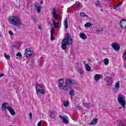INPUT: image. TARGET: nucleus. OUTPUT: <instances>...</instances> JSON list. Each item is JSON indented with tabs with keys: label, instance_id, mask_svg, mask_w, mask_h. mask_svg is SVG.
<instances>
[{
	"label": "nucleus",
	"instance_id": "54",
	"mask_svg": "<svg viewBox=\"0 0 126 126\" xmlns=\"http://www.w3.org/2000/svg\"><path fill=\"white\" fill-rule=\"evenodd\" d=\"M100 10L101 11L103 12V9H101Z\"/></svg>",
	"mask_w": 126,
	"mask_h": 126
},
{
	"label": "nucleus",
	"instance_id": "44",
	"mask_svg": "<svg viewBox=\"0 0 126 126\" xmlns=\"http://www.w3.org/2000/svg\"><path fill=\"white\" fill-rule=\"evenodd\" d=\"M123 59H126V52L123 53Z\"/></svg>",
	"mask_w": 126,
	"mask_h": 126
},
{
	"label": "nucleus",
	"instance_id": "27",
	"mask_svg": "<svg viewBox=\"0 0 126 126\" xmlns=\"http://www.w3.org/2000/svg\"><path fill=\"white\" fill-rule=\"evenodd\" d=\"M80 16H82V17H88V15L86 14V13L84 12H81L80 13Z\"/></svg>",
	"mask_w": 126,
	"mask_h": 126
},
{
	"label": "nucleus",
	"instance_id": "5",
	"mask_svg": "<svg viewBox=\"0 0 126 126\" xmlns=\"http://www.w3.org/2000/svg\"><path fill=\"white\" fill-rule=\"evenodd\" d=\"M118 102L122 107H119L118 108L119 110H122V109H126V98L124 95L120 94L118 96Z\"/></svg>",
	"mask_w": 126,
	"mask_h": 126
},
{
	"label": "nucleus",
	"instance_id": "24",
	"mask_svg": "<svg viewBox=\"0 0 126 126\" xmlns=\"http://www.w3.org/2000/svg\"><path fill=\"white\" fill-rule=\"evenodd\" d=\"M36 93L37 94L40 93V94H41L42 95H45V90H44V88H42V89L36 92Z\"/></svg>",
	"mask_w": 126,
	"mask_h": 126
},
{
	"label": "nucleus",
	"instance_id": "32",
	"mask_svg": "<svg viewBox=\"0 0 126 126\" xmlns=\"http://www.w3.org/2000/svg\"><path fill=\"white\" fill-rule=\"evenodd\" d=\"M119 126H126V123L120 122H119Z\"/></svg>",
	"mask_w": 126,
	"mask_h": 126
},
{
	"label": "nucleus",
	"instance_id": "48",
	"mask_svg": "<svg viewBox=\"0 0 126 126\" xmlns=\"http://www.w3.org/2000/svg\"><path fill=\"white\" fill-rule=\"evenodd\" d=\"M118 6H117V5H115L114 6V9H117V8H118Z\"/></svg>",
	"mask_w": 126,
	"mask_h": 126
},
{
	"label": "nucleus",
	"instance_id": "22",
	"mask_svg": "<svg viewBox=\"0 0 126 126\" xmlns=\"http://www.w3.org/2000/svg\"><path fill=\"white\" fill-rule=\"evenodd\" d=\"M35 88H36V92H38V91H39L40 90L42 89L43 87L41 86V85L38 84V85H36Z\"/></svg>",
	"mask_w": 126,
	"mask_h": 126
},
{
	"label": "nucleus",
	"instance_id": "59",
	"mask_svg": "<svg viewBox=\"0 0 126 126\" xmlns=\"http://www.w3.org/2000/svg\"><path fill=\"white\" fill-rule=\"evenodd\" d=\"M0 37H1V35H0Z\"/></svg>",
	"mask_w": 126,
	"mask_h": 126
},
{
	"label": "nucleus",
	"instance_id": "36",
	"mask_svg": "<svg viewBox=\"0 0 126 126\" xmlns=\"http://www.w3.org/2000/svg\"><path fill=\"white\" fill-rule=\"evenodd\" d=\"M17 57H19V58H21L22 57V55H21V53L20 52H18L16 54Z\"/></svg>",
	"mask_w": 126,
	"mask_h": 126
},
{
	"label": "nucleus",
	"instance_id": "45",
	"mask_svg": "<svg viewBox=\"0 0 126 126\" xmlns=\"http://www.w3.org/2000/svg\"><path fill=\"white\" fill-rule=\"evenodd\" d=\"M29 118L30 120H32V114L31 113L29 114Z\"/></svg>",
	"mask_w": 126,
	"mask_h": 126
},
{
	"label": "nucleus",
	"instance_id": "11",
	"mask_svg": "<svg viewBox=\"0 0 126 126\" xmlns=\"http://www.w3.org/2000/svg\"><path fill=\"white\" fill-rule=\"evenodd\" d=\"M35 10H36L37 13H40L41 12V5L39 4L34 3Z\"/></svg>",
	"mask_w": 126,
	"mask_h": 126
},
{
	"label": "nucleus",
	"instance_id": "10",
	"mask_svg": "<svg viewBox=\"0 0 126 126\" xmlns=\"http://www.w3.org/2000/svg\"><path fill=\"white\" fill-rule=\"evenodd\" d=\"M65 83L68 86V85H73V84H75L76 82L75 80L67 79L66 80Z\"/></svg>",
	"mask_w": 126,
	"mask_h": 126
},
{
	"label": "nucleus",
	"instance_id": "6",
	"mask_svg": "<svg viewBox=\"0 0 126 126\" xmlns=\"http://www.w3.org/2000/svg\"><path fill=\"white\" fill-rule=\"evenodd\" d=\"M50 11H51L53 18L56 19V20H58L60 16H59V14L57 13V10H56V8H53L50 9Z\"/></svg>",
	"mask_w": 126,
	"mask_h": 126
},
{
	"label": "nucleus",
	"instance_id": "60",
	"mask_svg": "<svg viewBox=\"0 0 126 126\" xmlns=\"http://www.w3.org/2000/svg\"><path fill=\"white\" fill-rule=\"evenodd\" d=\"M124 66L126 67V65H124Z\"/></svg>",
	"mask_w": 126,
	"mask_h": 126
},
{
	"label": "nucleus",
	"instance_id": "20",
	"mask_svg": "<svg viewBox=\"0 0 126 126\" xmlns=\"http://www.w3.org/2000/svg\"><path fill=\"white\" fill-rule=\"evenodd\" d=\"M106 82H107L108 84H112V81H113V79L112 78L110 77H107L106 78Z\"/></svg>",
	"mask_w": 126,
	"mask_h": 126
},
{
	"label": "nucleus",
	"instance_id": "29",
	"mask_svg": "<svg viewBox=\"0 0 126 126\" xmlns=\"http://www.w3.org/2000/svg\"><path fill=\"white\" fill-rule=\"evenodd\" d=\"M74 90L71 89V90L69 92L70 96H74Z\"/></svg>",
	"mask_w": 126,
	"mask_h": 126
},
{
	"label": "nucleus",
	"instance_id": "1",
	"mask_svg": "<svg viewBox=\"0 0 126 126\" xmlns=\"http://www.w3.org/2000/svg\"><path fill=\"white\" fill-rule=\"evenodd\" d=\"M65 37L66 38L63 39L62 41V44L61 45L62 50H66V46H67V45L71 46L73 43L72 38H71L69 33H67Z\"/></svg>",
	"mask_w": 126,
	"mask_h": 126
},
{
	"label": "nucleus",
	"instance_id": "31",
	"mask_svg": "<svg viewBox=\"0 0 126 126\" xmlns=\"http://www.w3.org/2000/svg\"><path fill=\"white\" fill-rule=\"evenodd\" d=\"M52 23H53V25H54L55 28H58V27H59V26H57V23L55 22V20L52 19Z\"/></svg>",
	"mask_w": 126,
	"mask_h": 126
},
{
	"label": "nucleus",
	"instance_id": "51",
	"mask_svg": "<svg viewBox=\"0 0 126 126\" xmlns=\"http://www.w3.org/2000/svg\"><path fill=\"white\" fill-rule=\"evenodd\" d=\"M43 63H44L43 62H42L41 63H40V65H42Z\"/></svg>",
	"mask_w": 126,
	"mask_h": 126
},
{
	"label": "nucleus",
	"instance_id": "52",
	"mask_svg": "<svg viewBox=\"0 0 126 126\" xmlns=\"http://www.w3.org/2000/svg\"><path fill=\"white\" fill-rule=\"evenodd\" d=\"M40 4H43V0H41V1H40Z\"/></svg>",
	"mask_w": 126,
	"mask_h": 126
},
{
	"label": "nucleus",
	"instance_id": "25",
	"mask_svg": "<svg viewBox=\"0 0 126 126\" xmlns=\"http://www.w3.org/2000/svg\"><path fill=\"white\" fill-rule=\"evenodd\" d=\"M91 26H92V24H91V23L90 22H88L87 23H86L84 25V27L86 28H89Z\"/></svg>",
	"mask_w": 126,
	"mask_h": 126
},
{
	"label": "nucleus",
	"instance_id": "9",
	"mask_svg": "<svg viewBox=\"0 0 126 126\" xmlns=\"http://www.w3.org/2000/svg\"><path fill=\"white\" fill-rule=\"evenodd\" d=\"M59 118L63 121V124H65V125H67L68 124V117L66 116H64L63 117L62 115H59Z\"/></svg>",
	"mask_w": 126,
	"mask_h": 126
},
{
	"label": "nucleus",
	"instance_id": "38",
	"mask_svg": "<svg viewBox=\"0 0 126 126\" xmlns=\"http://www.w3.org/2000/svg\"><path fill=\"white\" fill-rule=\"evenodd\" d=\"M100 6V5H101V4L100 3V2H99V1H97L96 3H95V6Z\"/></svg>",
	"mask_w": 126,
	"mask_h": 126
},
{
	"label": "nucleus",
	"instance_id": "3",
	"mask_svg": "<svg viewBox=\"0 0 126 126\" xmlns=\"http://www.w3.org/2000/svg\"><path fill=\"white\" fill-rule=\"evenodd\" d=\"M58 86L60 90L63 91H67L69 89V86L67 84H65V82L63 79H60L58 80Z\"/></svg>",
	"mask_w": 126,
	"mask_h": 126
},
{
	"label": "nucleus",
	"instance_id": "40",
	"mask_svg": "<svg viewBox=\"0 0 126 126\" xmlns=\"http://www.w3.org/2000/svg\"><path fill=\"white\" fill-rule=\"evenodd\" d=\"M76 108H77L78 110H81V107L79 104H78L76 105Z\"/></svg>",
	"mask_w": 126,
	"mask_h": 126
},
{
	"label": "nucleus",
	"instance_id": "7",
	"mask_svg": "<svg viewBox=\"0 0 126 126\" xmlns=\"http://www.w3.org/2000/svg\"><path fill=\"white\" fill-rule=\"evenodd\" d=\"M25 55L28 58L29 57H31V56L33 55V52H32V50H31V49L28 48L25 50Z\"/></svg>",
	"mask_w": 126,
	"mask_h": 126
},
{
	"label": "nucleus",
	"instance_id": "53",
	"mask_svg": "<svg viewBox=\"0 0 126 126\" xmlns=\"http://www.w3.org/2000/svg\"><path fill=\"white\" fill-rule=\"evenodd\" d=\"M56 24H57V25H59V24H60V23L59 22H57V23H56Z\"/></svg>",
	"mask_w": 126,
	"mask_h": 126
},
{
	"label": "nucleus",
	"instance_id": "49",
	"mask_svg": "<svg viewBox=\"0 0 126 126\" xmlns=\"http://www.w3.org/2000/svg\"><path fill=\"white\" fill-rule=\"evenodd\" d=\"M2 76H3V74H0V77H2Z\"/></svg>",
	"mask_w": 126,
	"mask_h": 126
},
{
	"label": "nucleus",
	"instance_id": "57",
	"mask_svg": "<svg viewBox=\"0 0 126 126\" xmlns=\"http://www.w3.org/2000/svg\"><path fill=\"white\" fill-rule=\"evenodd\" d=\"M108 0V1H110V0Z\"/></svg>",
	"mask_w": 126,
	"mask_h": 126
},
{
	"label": "nucleus",
	"instance_id": "55",
	"mask_svg": "<svg viewBox=\"0 0 126 126\" xmlns=\"http://www.w3.org/2000/svg\"><path fill=\"white\" fill-rule=\"evenodd\" d=\"M71 71H73V70L72 69H71Z\"/></svg>",
	"mask_w": 126,
	"mask_h": 126
},
{
	"label": "nucleus",
	"instance_id": "19",
	"mask_svg": "<svg viewBox=\"0 0 126 126\" xmlns=\"http://www.w3.org/2000/svg\"><path fill=\"white\" fill-rule=\"evenodd\" d=\"M80 37L82 38L83 39V40H85V39H87V36L84 32H82L80 34Z\"/></svg>",
	"mask_w": 126,
	"mask_h": 126
},
{
	"label": "nucleus",
	"instance_id": "18",
	"mask_svg": "<svg viewBox=\"0 0 126 126\" xmlns=\"http://www.w3.org/2000/svg\"><path fill=\"white\" fill-rule=\"evenodd\" d=\"M102 76H101V75L97 74L94 75V80H95V81H98V80H99V79H101Z\"/></svg>",
	"mask_w": 126,
	"mask_h": 126
},
{
	"label": "nucleus",
	"instance_id": "41",
	"mask_svg": "<svg viewBox=\"0 0 126 126\" xmlns=\"http://www.w3.org/2000/svg\"><path fill=\"white\" fill-rule=\"evenodd\" d=\"M42 123H43V121H42L39 122L37 124V126H42Z\"/></svg>",
	"mask_w": 126,
	"mask_h": 126
},
{
	"label": "nucleus",
	"instance_id": "46",
	"mask_svg": "<svg viewBox=\"0 0 126 126\" xmlns=\"http://www.w3.org/2000/svg\"><path fill=\"white\" fill-rule=\"evenodd\" d=\"M38 29H39V30H41V29H42V25H38Z\"/></svg>",
	"mask_w": 126,
	"mask_h": 126
},
{
	"label": "nucleus",
	"instance_id": "47",
	"mask_svg": "<svg viewBox=\"0 0 126 126\" xmlns=\"http://www.w3.org/2000/svg\"><path fill=\"white\" fill-rule=\"evenodd\" d=\"M9 33L10 35H13V32L11 31H9Z\"/></svg>",
	"mask_w": 126,
	"mask_h": 126
},
{
	"label": "nucleus",
	"instance_id": "4",
	"mask_svg": "<svg viewBox=\"0 0 126 126\" xmlns=\"http://www.w3.org/2000/svg\"><path fill=\"white\" fill-rule=\"evenodd\" d=\"M58 86L60 90L63 91H67L69 89V86L67 84H65V82L63 79H60L58 80Z\"/></svg>",
	"mask_w": 126,
	"mask_h": 126
},
{
	"label": "nucleus",
	"instance_id": "34",
	"mask_svg": "<svg viewBox=\"0 0 126 126\" xmlns=\"http://www.w3.org/2000/svg\"><path fill=\"white\" fill-rule=\"evenodd\" d=\"M4 57L6 59V60H9V59H10V56L6 55V53H4Z\"/></svg>",
	"mask_w": 126,
	"mask_h": 126
},
{
	"label": "nucleus",
	"instance_id": "35",
	"mask_svg": "<svg viewBox=\"0 0 126 126\" xmlns=\"http://www.w3.org/2000/svg\"><path fill=\"white\" fill-rule=\"evenodd\" d=\"M84 106H85V107H88L89 108V107H90V103H84Z\"/></svg>",
	"mask_w": 126,
	"mask_h": 126
},
{
	"label": "nucleus",
	"instance_id": "43",
	"mask_svg": "<svg viewBox=\"0 0 126 126\" xmlns=\"http://www.w3.org/2000/svg\"><path fill=\"white\" fill-rule=\"evenodd\" d=\"M117 7H119V8H120V7L121 6V5H122V2H119V3L117 4Z\"/></svg>",
	"mask_w": 126,
	"mask_h": 126
},
{
	"label": "nucleus",
	"instance_id": "28",
	"mask_svg": "<svg viewBox=\"0 0 126 126\" xmlns=\"http://www.w3.org/2000/svg\"><path fill=\"white\" fill-rule=\"evenodd\" d=\"M104 63L105 65H108L109 64V59L108 58L104 59Z\"/></svg>",
	"mask_w": 126,
	"mask_h": 126
},
{
	"label": "nucleus",
	"instance_id": "56",
	"mask_svg": "<svg viewBox=\"0 0 126 126\" xmlns=\"http://www.w3.org/2000/svg\"><path fill=\"white\" fill-rule=\"evenodd\" d=\"M99 31H96V32H99Z\"/></svg>",
	"mask_w": 126,
	"mask_h": 126
},
{
	"label": "nucleus",
	"instance_id": "50",
	"mask_svg": "<svg viewBox=\"0 0 126 126\" xmlns=\"http://www.w3.org/2000/svg\"><path fill=\"white\" fill-rule=\"evenodd\" d=\"M73 96H71L70 97V99H71V100H72V99H73Z\"/></svg>",
	"mask_w": 126,
	"mask_h": 126
},
{
	"label": "nucleus",
	"instance_id": "37",
	"mask_svg": "<svg viewBox=\"0 0 126 126\" xmlns=\"http://www.w3.org/2000/svg\"><path fill=\"white\" fill-rule=\"evenodd\" d=\"M32 18L33 22H36L37 21V18H36V17H35V16H32Z\"/></svg>",
	"mask_w": 126,
	"mask_h": 126
},
{
	"label": "nucleus",
	"instance_id": "26",
	"mask_svg": "<svg viewBox=\"0 0 126 126\" xmlns=\"http://www.w3.org/2000/svg\"><path fill=\"white\" fill-rule=\"evenodd\" d=\"M78 72L81 75V78H82V75H83V73H84V71H83V70L81 68H79Z\"/></svg>",
	"mask_w": 126,
	"mask_h": 126
},
{
	"label": "nucleus",
	"instance_id": "42",
	"mask_svg": "<svg viewBox=\"0 0 126 126\" xmlns=\"http://www.w3.org/2000/svg\"><path fill=\"white\" fill-rule=\"evenodd\" d=\"M55 30L54 29H52L50 31L51 35H53Z\"/></svg>",
	"mask_w": 126,
	"mask_h": 126
},
{
	"label": "nucleus",
	"instance_id": "33",
	"mask_svg": "<svg viewBox=\"0 0 126 126\" xmlns=\"http://www.w3.org/2000/svg\"><path fill=\"white\" fill-rule=\"evenodd\" d=\"M63 105L65 107H67V106H68V101H64L63 102Z\"/></svg>",
	"mask_w": 126,
	"mask_h": 126
},
{
	"label": "nucleus",
	"instance_id": "17",
	"mask_svg": "<svg viewBox=\"0 0 126 126\" xmlns=\"http://www.w3.org/2000/svg\"><path fill=\"white\" fill-rule=\"evenodd\" d=\"M63 25L65 29H67V28H68V25H67V19L66 18H65L64 20Z\"/></svg>",
	"mask_w": 126,
	"mask_h": 126
},
{
	"label": "nucleus",
	"instance_id": "16",
	"mask_svg": "<svg viewBox=\"0 0 126 126\" xmlns=\"http://www.w3.org/2000/svg\"><path fill=\"white\" fill-rule=\"evenodd\" d=\"M98 122V119L97 118H94L90 123V125L91 126H93V125H96Z\"/></svg>",
	"mask_w": 126,
	"mask_h": 126
},
{
	"label": "nucleus",
	"instance_id": "2",
	"mask_svg": "<svg viewBox=\"0 0 126 126\" xmlns=\"http://www.w3.org/2000/svg\"><path fill=\"white\" fill-rule=\"evenodd\" d=\"M8 22L10 24L14 25V26H18L21 25L20 18L18 16H12L8 18Z\"/></svg>",
	"mask_w": 126,
	"mask_h": 126
},
{
	"label": "nucleus",
	"instance_id": "39",
	"mask_svg": "<svg viewBox=\"0 0 126 126\" xmlns=\"http://www.w3.org/2000/svg\"><path fill=\"white\" fill-rule=\"evenodd\" d=\"M51 41H54L55 40V37L53 36V34H51V38H50Z\"/></svg>",
	"mask_w": 126,
	"mask_h": 126
},
{
	"label": "nucleus",
	"instance_id": "8",
	"mask_svg": "<svg viewBox=\"0 0 126 126\" xmlns=\"http://www.w3.org/2000/svg\"><path fill=\"white\" fill-rule=\"evenodd\" d=\"M111 47L115 50V51H120V49H121V46L117 43L114 42L112 43L111 45Z\"/></svg>",
	"mask_w": 126,
	"mask_h": 126
},
{
	"label": "nucleus",
	"instance_id": "13",
	"mask_svg": "<svg viewBox=\"0 0 126 126\" xmlns=\"http://www.w3.org/2000/svg\"><path fill=\"white\" fill-rule=\"evenodd\" d=\"M120 89V81H118L115 83V88L113 89L114 92H117Z\"/></svg>",
	"mask_w": 126,
	"mask_h": 126
},
{
	"label": "nucleus",
	"instance_id": "14",
	"mask_svg": "<svg viewBox=\"0 0 126 126\" xmlns=\"http://www.w3.org/2000/svg\"><path fill=\"white\" fill-rule=\"evenodd\" d=\"M7 106H8V103L3 102L1 105V110L3 111H5L7 109Z\"/></svg>",
	"mask_w": 126,
	"mask_h": 126
},
{
	"label": "nucleus",
	"instance_id": "12",
	"mask_svg": "<svg viewBox=\"0 0 126 126\" xmlns=\"http://www.w3.org/2000/svg\"><path fill=\"white\" fill-rule=\"evenodd\" d=\"M120 27L121 28H126V20L123 19L120 22Z\"/></svg>",
	"mask_w": 126,
	"mask_h": 126
},
{
	"label": "nucleus",
	"instance_id": "23",
	"mask_svg": "<svg viewBox=\"0 0 126 126\" xmlns=\"http://www.w3.org/2000/svg\"><path fill=\"white\" fill-rule=\"evenodd\" d=\"M85 67L87 71H90V70H91V66H89V65H88V64H85Z\"/></svg>",
	"mask_w": 126,
	"mask_h": 126
},
{
	"label": "nucleus",
	"instance_id": "15",
	"mask_svg": "<svg viewBox=\"0 0 126 126\" xmlns=\"http://www.w3.org/2000/svg\"><path fill=\"white\" fill-rule=\"evenodd\" d=\"M7 110L9 111V113L12 115V116H14L15 115V111H14V109H12V108L8 106L7 107Z\"/></svg>",
	"mask_w": 126,
	"mask_h": 126
},
{
	"label": "nucleus",
	"instance_id": "30",
	"mask_svg": "<svg viewBox=\"0 0 126 126\" xmlns=\"http://www.w3.org/2000/svg\"><path fill=\"white\" fill-rule=\"evenodd\" d=\"M75 4H76L80 8H81V7H82V4H81V3H80V2L79 1H77L75 3Z\"/></svg>",
	"mask_w": 126,
	"mask_h": 126
},
{
	"label": "nucleus",
	"instance_id": "58",
	"mask_svg": "<svg viewBox=\"0 0 126 126\" xmlns=\"http://www.w3.org/2000/svg\"><path fill=\"white\" fill-rule=\"evenodd\" d=\"M87 1V0H85V1Z\"/></svg>",
	"mask_w": 126,
	"mask_h": 126
},
{
	"label": "nucleus",
	"instance_id": "21",
	"mask_svg": "<svg viewBox=\"0 0 126 126\" xmlns=\"http://www.w3.org/2000/svg\"><path fill=\"white\" fill-rule=\"evenodd\" d=\"M50 114L51 115H50V117L51 119H55L56 118V113L55 112V111H51Z\"/></svg>",
	"mask_w": 126,
	"mask_h": 126
},
{
	"label": "nucleus",
	"instance_id": "61",
	"mask_svg": "<svg viewBox=\"0 0 126 126\" xmlns=\"http://www.w3.org/2000/svg\"><path fill=\"white\" fill-rule=\"evenodd\" d=\"M98 63H100V62H98Z\"/></svg>",
	"mask_w": 126,
	"mask_h": 126
}]
</instances>
